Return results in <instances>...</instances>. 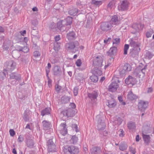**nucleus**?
I'll use <instances>...</instances> for the list:
<instances>
[{"label":"nucleus","mask_w":154,"mask_h":154,"mask_svg":"<svg viewBox=\"0 0 154 154\" xmlns=\"http://www.w3.org/2000/svg\"><path fill=\"white\" fill-rule=\"evenodd\" d=\"M72 128L73 130H75L76 132L78 131V130L77 128H78L77 126L76 125H73L72 126Z\"/></svg>","instance_id":"72a5a7b5"},{"label":"nucleus","mask_w":154,"mask_h":154,"mask_svg":"<svg viewBox=\"0 0 154 154\" xmlns=\"http://www.w3.org/2000/svg\"><path fill=\"white\" fill-rule=\"evenodd\" d=\"M78 10L74 8H70L69 10V14L73 16L75 15L78 13Z\"/></svg>","instance_id":"9b49d317"},{"label":"nucleus","mask_w":154,"mask_h":154,"mask_svg":"<svg viewBox=\"0 0 154 154\" xmlns=\"http://www.w3.org/2000/svg\"><path fill=\"white\" fill-rule=\"evenodd\" d=\"M51 109L50 108H46L44 110L42 111L41 112V115L43 116L45 115L48 114L50 113Z\"/></svg>","instance_id":"a211bd4d"},{"label":"nucleus","mask_w":154,"mask_h":154,"mask_svg":"<svg viewBox=\"0 0 154 154\" xmlns=\"http://www.w3.org/2000/svg\"><path fill=\"white\" fill-rule=\"evenodd\" d=\"M120 103H121V104L123 105H125V102H123V100L122 101L120 102Z\"/></svg>","instance_id":"680f3d73"},{"label":"nucleus","mask_w":154,"mask_h":154,"mask_svg":"<svg viewBox=\"0 0 154 154\" xmlns=\"http://www.w3.org/2000/svg\"><path fill=\"white\" fill-rule=\"evenodd\" d=\"M75 34L74 32H70L67 35V38L69 40H71L75 38Z\"/></svg>","instance_id":"f3484780"},{"label":"nucleus","mask_w":154,"mask_h":154,"mask_svg":"<svg viewBox=\"0 0 154 154\" xmlns=\"http://www.w3.org/2000/svg\"><path fill=\"white\" fill-rule=\"evenodd\" d=\"M74 94L75 96H77L78 94V91L77 89H74Z\"/></svg>","instance_id":"c03bdc74"},{"label":"nucleus","mask_w":154,"mask_h":154,"mask_svg":"<svg viewBox=\"0 0 154 154\" xmlns=\"http://www.w3.org/2000/svg\"><path fill=\"white\" fill-rule=\"evenodd\" d=\"M26 128H28V129H30V125L29 124H27L26 125Z\"/></svg>","instance_id":"69168bd1"},{"label":"nucleus","mask_w":154,"mask_h":154,"mask_svg":"<svg viewBox=\"0 0 154 154\" xmlns=\"http://www.w3.org/2000/svg\"><path fill=\"white\" fill-rule=\"evenodd\" d=\"M61 89V87L57 85V87H56L55 90L56 91L59 92Z\"/></svg>","instance_id":"79ce46f5"},{"label":"nucleus","mask_w":154,"mask_h":154,"mask_svg":"<svg viewBox=\"0 0 154 154\" xmlns=\"http://www.w3.org/2000/svg\"><path fill=\"white\" fill-rule=\"evenodd\" d=\"M124 132L123 130H121V131L120 133L119 134V136L120 137H122L124 135Z\"/></svg>","instance_id":"49530a36"},{"label":"nucleus","mask_w":154,"mask_h":154,"mask_svg":"<svg viewBox=\"0 0 154 154\" xmlns=\"http://www.w3.org/2000/svg\"><path fill=\"white\" fill-rule=\"evenodd\" d=\"M60 71V68L58 66H56L54 68V74L55 75H57Z\"/></svg>","instance_id":"6ab92c4d"},{"label":"nucleus","mask_w":154,"mask_h":154,"mask_svg":"<svg viewBox=\"0 0 154 154\" xmlns=\"http://www.w3.org/2000/svg\"><path fill=\"white\" fill-rule=\"evenodd\" d=\"M124 69L127 71H130L131 70V67L130 64H126L124 66Z\"/></svg>","instance_id":"393cba45"},{"label":"nucleus","mask_w":154,"mask_h":154,"mask_svg":"<svg viewBox=\"0 0 154 154\" xmlns=\"http://www.w3.org/2000/svg\"><path fill=\"white\" fill-rule=\"evenodd\" d=\"M72 112V109L69 108L66 109L62 112L64 116H66L67 117H72L73 116Z\"/></svg>","instance_id":"6e6552de"},{"label":"nucleus","mask_w":154,"mask_h":154,"mask_svg":"<svg viewBox=\"0 0 154 154\" xmlns=\"http://www.w3.org/2000/svg\"><path fill=\"white\" fill-rule=\"evenodd\" d=\"M4 31V30L3 28L2 27L0 26V32H2Z\"/></svg>","instance_id":"864d4df0"},{"label":"nucleus","mask_w":154,"mask_h":154,"mask_svg":"<svg viewBox=\"0 0 154 154\" xmlns=\"http://www.w3.org/2000/svg\"><path fill=\"white\" fill-rule=\"evenodd\" d=\"M90 79L92 82H97L98 80V77L95 75L91 76Z\"/></svg>","instance_id":"4be33fe9"},{"label":"nucleus","mask_w":154,"mask_h":154,"mask_svg":"<svg viewBox=\"0 0 154 154\" xmlns=\"http://www.w3.org/2000/svg\"><path fill=\"white\" fill-rule=\"evenodd\" d=\"M79 43L78 42H70L66 44V46L68 50H71L74 49L76 46H79Z\"/></svg>","instance_id":"0eeeda50"},{"label":"nucleus","mask_w":154,"mask_h":154,"mask_svg":"<svg viewBox=\"0 0 154 154\" xmlns=\"http://www.w3.org/2000/svg\"><path fill=\"white\" fill-rule=\"evenodd\" d=\"M48 146L49 147L51 146H54V145L53 144V142L51 140H49L48 142Z\"/></svg>","instance_id":"7c9ffc66"},{"label":"nucleus","mask_w":154,"mask_h":154,"mask_svg":"<svg viewBox=\"0 0 154 154\" xmlns=\"http://www.w3.org/2000/svg\"><path fill=\"white\" fill-rule=\"evenodd\" d=\"M117 49L116 47H114L111 48L108 52V54L110 57H113L115 55L117 52Z\"/></svg>","instance_id":"9d476101"},{"label":"nucleus","mask_w":154,"mask_h":154,"mask_svg":"<svg viewBox=\"0 0 154 154\" xmlns=\"http://www.w3.org/2000/svg\"><path fill=\"white\" fill-rule=\"evenodd\" d=\"M107 104L109 108H113L116 106V103L115 100L112 99L110 100H109Z\"/></svg>","instance_id":"f8f14e48"},{"label":"nucleus","mask_w":154,"mask_h":154,"mask_svg":"<svg viewBox=\"0 0 154 154\" xmlns=\"http://www.w3.org/2000/svg\"><path fill=\"white\" fill-rule=\"evenodd\" d=\"M40 53L38 51H35L34 52V56L35 57H37L38 56H40Z\"/></svg>","instance_id":"f704fd0d"},{"label":"nucleus","mask_w":154,"mask_h":154,"mask_svg":"<svg viewBox=\"0 0 154 154\" xmlns=\"http://www.w3.org/2000/svg\"><path fill=\"white\" fill-rule=\"evenodd\" d=\"M78 140V137L75 136H72L71 140V141L73 143H74L77 142Z\"/></svg>","instance_id":"cd10ccee"},{"label":"nucleus","mask_w":154,"mask_h":154,"mask_svg":"<svg viewBox=\"0 0 154 154\" xmlns=\"http://www.w3.org/2000/svg\"><path fill=\"white\" fill-rule=\"evenodd\" d=\"M119 82L120 81L118 80L114 81V79H112V82L109 86V90L111 92H115L116 91L119 87L118 84Z\"/></svg>","instance_id":"f03ea898"},{"label":"nucleus","mask_w":154,"mask_h":154,"mask_svg":"<svg viewBox=\"0 0 154 154\" xmlns=\"http://www.w3.org/2000/svg\"><path fill=\"white\" fill-rule=\"evenodd\" d=\"M148 104L147 102L142 100L140 101L138 103L139 109L141 111H144L146 108Z\"/></svg>","instance_id":"423d86ee"},{"label":"nucleus","mask_w":154,"mask_h":154,"mask_svg":"<svg viewBox=\"0 0 154 154\" xmlns=\"http://www.w3.org/2000/svg\"><path fill=\"white\" fill-rule=\"evenodd\" d=\"M146 69V67H144L143 69H142V70H141V72L142 73H143V74L144 75L145 74V72H143V71L144 70H145Z\"/></svg>","instance_id":"bf43d9fd"},{"label":"nucleus","mask_w":154,"mask_h":154,"mask_svg":"<svg viewBox=\"0 0 154 154\" xmlns=\"http://www.w3.org/2000/svg\"><path fill=\"white\" fill-rule=\"evenodd\" d=\"M128 98L131 100H133L136 99L137 97L134 95L131 91H130L128 95Z\"/></svg>","instance_id":"2eb2a0df"},{"label":"nucleus","mask_w":154,"mask_h":154,"mask_svg":"<svg viewBox=\"0 0 154 154\" xmlns=\"http://www.w3.org/2000/svg\"><path fill=\"white\" fill-rule=\"evenodd\" d=\"M80 48L81 49H83L84 48V47L83 46H81L80 47Z\"/></svg>","instance_id":"338daca9"},{"label":"nucleus","mask_w":154,"mask_h":154,"mask_svg":"<svg viewBox=\"0 0 154 154\" xmlns=\"http://www.w3.org/2000/svg\"><path fill=\"white\" fill-rule=\"evenodd\" d=\"M9 133L10 135L12 137L14 136L15 134V133L14 131L12 129L9 130Z\"/></svg>","instance_id":"473e14b6"},{"label":"nucleus","mask_w":154,"mask_h":154,"mask_svg":"<svg viewBox=\"0 0 154 154\" xmlns=\"http://www.w3.org/2000/svg\"><path fill=\"white\" fill-rule=\"evenodd\" d=\"M70 106L72 109L75 108L76 107L75 104L74 103H71L70 104Z\"/></svg>","instance_id":"37998d69"},{"label":"nucleus","mask_w":154,"mask_h":154,"mask_svg":"<svg viewBox=\"0 0 154 154\" xmlns=\"http://www.w3.org/2000/svg\"><path fill=\"white\" fill-rule=\"evenodd\" d=\"M65 21L66 22L65 25H70L72 23V18L71 17H68L66 19Z\"/></svg>","instance_id":"412c9836"},{"label":"nucleus","mask_w":154,"mask_h":154,"mask_svg":"<svg viewBox=\"0 0 154 154\" xmlns=\"http://www.w3.org/2000/svg\"><path fill=\"white\" fill-rule=\"evenodd\" d=\"M118 99L119 101V102L122 101V100H123L122 99V97H118Z\"/></svg>","instance_id":"13d9d810"},{"label":"nucleus","mask_w":154,"mask_h":154,"mask_svg":"<svg viewBox=\"0 0 154 154\" xmlns=\"http://www.w3.org/2000/svg\"><path fill=\"white\" fill-rule=\"evenodd\" d=\"M143 137L145 142L146 143H148L149 142L150 137L149 135H144L143 134Z\"/></svg>","instance_id":"aec40b11"},{"label":"nucleus","mask_w":154,"mask_h":154,"mask_svg":"<svg viewBox=\"0 0 154 154\" xmlns=\"http://www.w3.org/2000/svg\"><path fill=\"white\" fill-rule=\"evenodd\" d=\"M126 149V147L124 146L121 145L119 146V149L122 151L125 150Z\"/></svg>","instance_id":"4c0bfd02"},{"label":"nucleus","mask_w":154,"mask_h":154,"mask_svg":"<svg viewBox=\"0 0 154 154\" xmlns=\"http://www.w3.org/2000/svg\"><path fill=\"white\" fill-rule=\"evenodd\" d=\"M146 35L147 38H149L151 36L152 34L149 32H146Z\"/></svg>","instance_id":"a18cd8bd"},{"label":"nucleus","mask_w":154,"mask_h":154,"mask_svg":"<svg viewBox=\"0 0 154 154\" xmlns=\"http://www.w3.org/2000/svg\"><path fill=\"white\" fill-rule=\"evenodd\" d=\"M129 45L127 44H125L124 46V54H126L127 53V51L129 49Z\"/></svg>","instance_id":"c756f323"},{"label":"nucleus","mask_w":154,"mask_h":154,"mask_svg":"<svg viewBox=\"0 0 154 154\" xmlns=\"http://www.w3.org/2000/svg\"><path fill=\"white\" fill-rule=\"evenodd\" d=\"M51 64L50 63H48V67H47V68L49 69H50L51 67Z\"/></svg>","instance_id":"052dcab7"},{"label":"nucleus","mask_w":154,"mask_h":154,"mask_svg":"<svg viewBox=\"0 0 154 154\" xmlns=\"http://www.w3.org/2000/svg\"><path fill=\"white\" fill-rule=\"evenodd\" d=\"M63 20H60L57 23V26L58 28L60 30H62V28L63 26V25L62 24L63 22Z\"/></svg>","instance_id":"5701e85b"},{"label":"nucleus","mask_w":154,"mask_h":154,"mask_svg":"<svg viewBox=\"0 0 154 154\" xmlns=\"http://www.w3.org/2000/svg\"><path fill=\"white\" fill-rule=\"evenodd\" d=\"M18 140L20 142H22L23 140V138L22 136L20 135L18 137Z\"/></svg>","instance_id":"c9c22d12"},{"label":"nucleus","mask_w":154,"mask_h":154,"mask_svg":"<svg viewBox=\"0 0 154 154\" xmlns=\"http://www.w3.org/2000/svg\"><path fill=\"white\" fill-rule=\"evenodd\" d=\"M76 64L77 66H80L81 65L82 61L80 59H78L77 60L76 62Z\"/></svg>","instance_id":"2f4dec72"},{"label":"nucleus","mask_w":154,"mask_h":154,"mask_svg":"<svg viewBox=\"0 0 154 154\" xmlns=\"http://www.w3.org/2000/svg\"><path fill=\"white\" fill-rule=\"evenodd\" d=\"M152 91V89L151 88H149L148 92H150Z\"/></svg>","instance_id":"e2e57ef3"},{"label":"nucleus","mask_w":154,"mask_h":154,"mask_svg":"<svg viewBox=\"0 0 154 154\" xmlns=\"http://www.w3.org/2000/svg\"><path fill=\"white\" fill-rule=\"evenodd\" d=\"M112 25L110 22H106L103 23L101 26L102 30L107 31L111 29Z\"/></svg>","instance_id":"39448f33"},{"label":"nucleus","mask_w":154,"mask_h":154,"mask_svg":"<svg viewBox=\"0 0 154 154\" xmlns=\"http://www.w3.org/2000/svg\"><path fill=\"white\" fill-rule=\"evenodd\" d=\"M128 127L130 129H134L135 128V126L134 123H129L128 124Z\"/></svg>","instance_id":"c85d7f7f"},{"label":"nucleus","mask_w":154,"mask_h":154,"mask_svg":"<svg viewBox=\"0 0 154 154\" xmlns=\"http://www.w3.org/2000/svg\"><path fill=\"white\" fill-rule=\"evenodd\" d=\"M55 40L56 41H58L60 39V38L59 35L56 36L55 38Z\"/></svg>","instance_id":"de8ad7c7"},{"label":"nucleus","mask_w":154,"mask_h":154,"mask_svg":"<svg viewBox=\"0 0 154 154\" xmlns=\"http://www.w3.org/2000/svg\"><path fill=\"white\" fill-rule=\"evenodd\" d=\"M12 152L14 154H17L16 150L15 149H13Z\"/></svg>","instance_id":"6e6d98bb"},{"label":"nucleus","mask_w":154,"mask_h":154,"mask_svg":"<svg viewBox=\"0 0 154 154\" xmlns=\"http://www.w3.org/2000/svg\"><path fill=\"white\" fill-rule=\"evenodd\" d=\"M60 46L59 44L57 42L54 44V49L55 51H58L60 49Z\"/></svg>","instance_id":"a878e982"},{"label":"nucleus","mask_w":154,"mask_h":154,"mask_svg":"<svg viewBox=\"0 0 154 154\" xmlns=\"http://www.w3.org/2000/svg\"><path fill=\"white\" fill-rule=\"evenodd\" d=\"M64 151L65 154H77L79 152L78 148L72 146L66 147Z\"/></svg>","instance_id":"f257e3e1"},{"label":"nucleus","mask_w":154,"mask_h":154,"mask_svg":"<svg viewBox=\"0 0 154 154\" xmlns=\"http://www.w3.org/2000/svg\"><path fill=\"white\" fill-rule=\"evenodd\" d=\"M113 3V5H115V1H112L111 2H110L109 4V6H110L111 7V5H112V4Z\"/></svg>","instance_id":"09e8293b"},{"label":"nucleus","mask_w":154,"mask_h":154,"mask_svg":"<svg viewBox=\"0 0 154 154\" xmlns=\"http://www.w3.org/2000/svg\"><path fill=\"white\" fill-rule=\"evenodd\" d=\"M43 125L44 126L46 127V125H49V123L48 122L46 121H44L42 122Z\"/></svg>","instance_id":"e433bc0d"},{"label":"nucleus","mask_w":154,"mask_h":154,"mask_svg":"<svg viewBox=\"0 0 154 154\" xmlns=\"http://www.w3.org/2000/svg\"><path fill=\"white\" fill-rule=\"evenodd\" d=\"M60 125L62 129V130L60 131L61 133L63 135H65L67 132V129L66 128V123H61Z\"/></svg>","instance_id":"1a4fd4ad"},{"label":"nucleus","mask_w":154,"mask_h":154,"mask_svg":"<svg viewBox=\"0 0 154 154\" xmlns=\"http://www.w3.org/2000/svg\"><path fill=\"white\" fill-rule=\"evenodd\" d=\"M98 93L96 91H94L93 92L89 94L88 96L91 100H94L97 98L98 96Z\"/></svg>","instance_id":"ddd939ff"},{"label":"nucleus","mask_w":154,"mask_h":154,"mask_svg":"<svg viewBox=\"0 0 154 154\" xmlns=\"http://www.w3.org/2000/svg\"><path fill=\"white\" fill-rule=\"evenodd\" d=\"M95 62H97L98 64H102L103 61V58L102 57L100 56H99L95 57Z\"/></svg>","instance_id":"4468645a"},{"label":"nucleus","mask_w":154,"mask_h":154,"mask_svg":"<svg viewBox=\"0 0 154 154\" xmlns=\"http://www.w3.org/2000/svg\"><path fill=\"white\" fill-rule=\"evenodd\" d=\"M21 33L22 35H23L24 34H25L26 33V31L24 30L23 31H21Z\"/></svg>","instance_id":"3c124183"},{"label":"nucleus","mask_w":154,"mask_h":154,"mask_svg":"<svg viewBox=\"0 0 154 154\" xmlns=\"http://www.w3.org/2000/svg\"><path fill=\"white\" fill-rule=\"evenodd\" d=\"M105 79V77H102L100 79V81L102 82Z\"/></svg>","instance_id":"4d7b16f0"},{"label":"nucleus","mask_w":154,"mask_h":154,"mask_svg":"<svg viewBox=\"0 0 154 154\" xmlns=\"http://www.w3.org/2000/svg\"><path fill=\"white\" fill-rule=\"evenodd\" d=\"M136 82V79L130 75L128 76L125 80V83L130 86L135 85Z\"/></svg>","instance_id":"7ed1b4c3"},{"label":"nucleus","mask_w":154,"mask_h":154,"mask_svg":"<svg viewBox=\"0 0 154 154\" xmlns=\"http://www.w3.org/2000/svg\"><path fill=\"white\" fill-rule=\"evenodd\" d=\"M111 40V38H108L107 39H105L104 41V42L105 44H106L108 42H110Z\"/></svg>","instance_id":"58836bf2"},{"label":"nucleus","mask_w":154,"mask_h":154,"mask_svg":"<svg viewBox=\"0 0 154 154\" xmlns=\"http://www.w3.org/2000/svg\"><path fill=\"white\" fill-rule=\"evenodd\" d=\"M136 140L138 142L139 141V135H137L136 137Z\"/></svg>","instance_id":"8fccbe9b"},{"label":"nucleus","mask_w":154,"mask_h":154,"mask_svg":"<svg viewBox=\"0 0 154 154\" xmlns=\"http://www.w3.org/2000/svg\"><path fill=\"white\" fill-rule=\"evenodd\" d=\"M48 69L47 67L46 68V74L47 75H48V74L49 72V69Z\"/></svg>","instance_id":"603ef678"},{"label":"nucleus","mask_w":154,"mask_h":154,"mask_svg":"<svg viewBox=\"0 0 154 154\" xmlns=\"http://www.w3.org/2000/svg\"><path fill=\"white\" fill-rule=\"evenodd\" d=\"M77 57V55L76 54H75L74 55V57H73V58L75 59V58H76Z\"/></svg>","instance_id":"774afa93"},{"label":"nucleus","mask_w":154,"mask_h":154,"mask_svg":"<svg viewBox=\"0 0 154 154\" xmlns=\"http://www.w3.org/2000/svg\"><path fill=\"white\" fill-rule=\"evenodd\" d=\"M23 51L24 52H27L29 51V49L26 47H24L23 48Z\"/></svg>","instance_id":"ea45409f"},{"label":"nucleus","mask_w":154,"mask_h":154,"mask_svg":"<svg viewBox=\"0 0 154 154\" xmlns=\"http://www.w3.org/2000/svg\"><path fill=\"white\" fill-rule=\"evenodd\" d=\"M92 4L97 6H99L102 4V2L101 1H96L93 0L92 2Z\"/></svg>","instance_id":"b1692460"},{"label":"nucleus","mask_w":154,"mask_h":154,"mask_svg":"<svg viewBox=\"0 0 154 154\" xmlns=\"http://www.w3.org/2000/svg\"><path fill=\"white\" fill-rule=\"evenodd\" d=\"M129 5L128 2L126 0H124L121 2L118 8L119 10H127Z\"/></svg>","instance_id":"20e7f679"},{"label":"nucleus","mask_w":154,"mask_h":154,"mask_svg":"<svg viewBox=\"0 0 154 154\" xmlns=\"http://www.w3.org/2000/svg\"><path fill=\"white\" fill-rule=\"evenodd\" d=\"M48 85L49 87L51 85V81L49 80L48 81Z\"/></svg>","instance_id":"0e129e2a"},{"label":"nucleus","mask_w":154,"mask_h":154,"mask_svg":"<svg viewBox=\"0 0 154 154\" xmlns=\"http://www.w3.org/2000/svg\"><path fill=\"white\" fill-rule=\"evenodd\" d=\"M32 10L33 11H38V9L36 7H34L32 9Z\"/></svg>","instance_id":"5fc2aeb1"},{"label":"nucleus","mask_w":154,"mask_h":154,"mask_svg":"<svg viewBox=\"0 0 154 154\" xmlns=\"http://www.w3.org/2000/svg\"><path fill=\"white\" fill-rule=\"evenodd\" d=\"M120 38H116L113 39L112 44L113 45L116 44L117 45L119 44L120 42Z\"/></svg>","instance_id":"bb28decb"},{"label":"nucleus","mask_w":154,"mask_h":154,"mask_svg":"<svg viewBox=\"0 0 154 154\" xmlns=\"http://www.w3.org/2000/svg\"><path fill=\"white\" fill-rule=\"evenodd\" d=\"M110 22L111 23L112 22L114 23V24H116L118 22V17L116 15H114L113 16L110 21Z\"/></svg>","instance_id":"dca6fc26"},{"label":"nucleus","mask_w":154,"mask_h":154,"mask_svg":"<svg viewBox=\"0 0 154 154\" xmlns=\"http://www.w3.org/2000/svg\"><path fill=\"white\" fill-rule=\"evenodd\" d=\"M96 72H97V74L98 75H100L102 74L101 71L99 69H97Z\"/></svg>","instance_id":"a19ab883"}]
</instances>
